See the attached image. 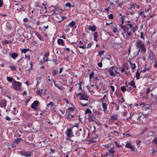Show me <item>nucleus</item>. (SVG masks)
<instances>
[{
    "label": "nucleus",
    "mask_w": 157,
    "mask_h": 157,
    "mask_svg": "<svg viewBox=\"0 0 157 157\" xmlns=\"http://www.w3.org/2000/svg\"><path fill=\"white\" fill-rule=\"evenodd\" d=\"M137 11L136 10H132L131 12L130 13V14L131 15H133L135 13V12Z\"/></svg>",
    "instance_id": "6e6d98bb"
},
{
    "label": "nucleus",
    "mask_w": 157,
    "mask_h": 157,
    "mask_svg": "<svg viewBox=\"0 0 157 157\" xmlns=\"http://www.w3.org/2000/svg\"><path fill=\"white\" fill-rule=\"evenodd\" d=\"M120 27L125 33H126L128 31V29L127 25H121Z\"/></svg>",
    "instance_id": "9d476101"
},
{
    "label": "nucleus",
    "mask_w": 157,
    "mask_h": 157,
    "mask_svg": "<svg viewBox=\"0 0 157 157\" xmlns=\"http://www.w3.org/2000/svg\"><path fill=\"white\" fill-rule=\"evenodd\" d=\"M54 86L56 87H57L59 90H62L64 89L63 87L61 86H59V85L56 83H54Z\"/></svg>",
    "instance_id": "2eb2a0df"
},
{
    "label": "nucleus",
    "mask_w": 157,
    "mask_h": 157,
    "mask_svg": "<svg viewBox=\"0 0 157 157\" xmlns=\"http://www.w3.org/2000/svg\"><path fill=\"white\" fill-rule=\"evenodd\" d=\"M140 73L138 72V71H137L136 74V79L137 80H138L140 78Z\"/></svg>",
    "instance_id": "f704fd0d"
},
{
    "label": "nucleus",
    "mask_w": 157,
    "mask_h": 157,
    "mask_svg": "<svg viewBox=\"0 0 157 157\" xmlns=\"http://www.w3.org/2000/svg\"><path fill=\"white\" fill-rule=\"evenodd\" d=\"M33 28L32 27L31 28H30V29H29V33L31 34V35H32L33 34L34 32L33 31Z\"/></svg>",
    "instance_id": "a19ab883"
},
{
    "label": "nucleus",
    "mask_w": 157,
    "mask_h": 157,
    "mask_svg": "<svg viewBox=\"0 0 157 157\" xmlns=\"http://www.w3.org/2000/svg\"><path fill=\"white\" fill-rule=\"evenodd\" d=\"M109 19H113V15L112 14H110L109 16Z\"/></svg>",
    "instance_id": "e2e57ef3"
},
{
    "label": "nucleus",
    "mask_w": 157,
    "mask_h": 157,
    "mask_svg": "<svg viewBox=\"0 0 157 157\" xmlns=\"http://www.w3.org/2000/svg\"><path fill=\"white\" fill-rule=\"evenodd\" d=\"M92 113V112L90 110V109H87L86 110V111H85V114H90Z\"/></svg>",
    "instance_id": "c85d7f7f"
},
{
    "label": "nucleus",
    "mask_w": 157,
    "mask_h": 157,
    "mask_svg": "<svg viewBox=\"0 0 157 157\" xmlns=\"http://www.w3.org/2000/svg\"><path fill=\"white\" fill-rule=\"evenodd\" d=\"M79 48H82L83 49L86 48V45L83 44L82 46H80L79 47Z\"/></svg>",
    "instance_id": "de8ad7c7"
},
{
    "label": "nucleus",
    "mask_w": 157,
    "mask_h": 157,
    "mask_svg": "<svg viewBox=\"0 0 157 157\" xmlns=\"http://www.w3.org/2000/svg\"><path fill=\"white\" fill-rule=\"evenodd\" d=\"M141 141L140 140H138L136 141V144L137 145H139V144L141 142Z\"/></svg>",
    "instance_id": "0e129e2a"
},
{
    "label": "nucleus",
    "mask_w": 157,
    "mask_h": 157,
    "mask_svg": "<svg viewBox=\"0 0 157 157\" xmlns=\"http://www.w3.org/2000/svg\"><path fill=\"white\" fill-rule=\"evenodd\" d=\"M11 41L10 40L8 41L6 40H5L3 41L2 42V44H10L11 43Z\"/></svg>",
    "instance_id": "393cba45"
},
{
    "label": "nucleus",
    "mask_w": 157,
    "mask_h": 157,
    "mask_svg": "<svg viewBox=\"0 0 157 157\" xmlns=\"http://www.w3.org/2000/svg\"><path fill=\"white\" fill-rule=\"evenodd\" d=\"M49 55V52H47L44 53V57H48Z\"/></svg>",
    "instance_id": "8fccbe9b"
},
{
    "label": "nucleus",
    "mask_w": 157,
    "mask_h": 157,
    "mask_svg": "<svg viewBox=\"0 0 157 157\" xmlns=\"http://www.w3.org/2000/svg\"><path fill=\"white\" fill-rule=\"evenodd\" d=\"M130 64L131 65V68L132 69H134V68H136V66L135 63H132L131 61H130L129 62Z\"/></svg>",
    "instance_id": "4be33fe9"
},
{
    "label": "nucleus",
    "mask_w": 157,
    "mask_h": 157,
    "mask_svg": "<svg viewBox=\"0 0 157 157\" xmlns=\"http://www.w3.org/2000/svg\"><path fill=\"white\" fill-rule=\"evenodd\" d=\"M142 42L141 40H137L135 43V46L136 47L140 49L142 51L145 52L146 51V49L144 44H142Z\"/></svg>",
    "instance_id": "f257e3e1"
},
{
    "label": "nucleus",
    "mask_w": 157,
    "mask_h": 157,
    "mask_svg": "<svg viewBox=\"0 0 157 157\" xmlns=\"http://www.w3.org/2000/svg\"><path fill=\"white\" fill-rule=\"evenodd\" d=\"M148 129L147 128H145L143 130L142 132L140 134H143Z\"/></svg>",
    "instance_id": "4d7b16f0"
},
{
    "label": "nucleus",
    "mask_w": 157,
    "mask_h": 157,
    "mask_svg": "<svg viewBox=\"0 0 157 157\" xmlns=\"http://www.w3.org/2000/svg\"><path fill=\"white\" fill-rule=\"evenodd\" d=\"M151 91V90L150 88H147L146 91V94H148Z\"/></svg>",
    "instance_id": "338daca9"
},
{
    "label": "nucleus",
    "mask_w": 157,
    "mask_h": 157,
    "mask_svg": "<svg viewBox=\"0 0 157 157\" xmlns=\"http://www.w3.org/2000/svg\"><path fill=\"white\" fill-rule=\"evenodd\" d=\"M103 108L105 110H106L107 108V105L105 103H103L102 104Z\"/></svg>",
    "instance_id": "2f4dec72"
},
{
    "label": "nucleus",
    "mask_w": 157,
    "mask_h": 157,
    "mask_svg": "<svg viewBox=\"0 0 157 157\" xmlns=\"http://www.w3.org/2000/svg\"><path fill=\"white\" fill-rule=\"evenodd\" d=\"M9 67L13 71H14L16 69V67L14 66H10Z\"/></svg>",
    "instance_id": "4c0bfd02"
},
{
    "label": "nucleus",
    "mask_w": 157,
    "mask_h": 157,
    "mask_svg": "<svg viewBox=\"0 0 157 157\" xmlns=\"http://www.w3.org/2000/svg\"><path fill=\"white\" fill-rule=\"evenodd\" d=\"M94 40L95 41H97L98 40H97V38L98 37V33L97 32H95L94 33Z\"/></svg>",
    "instance_id": "aec40b11"
},
{
    "label": "nucleus",
    "mask_w": 157,
    "mask_h": 157,
    "mask_svg": "<svg viewBox=\"0 0 157 157\" xmlns=\"http://www.w3.org/2000/svg\"><path fill=\"white\" fill-rule=\"evenodd\" d=\"M74 116L73 115L69 114L67 116V118L69 119L73 118Z\"/></svg>",
    "instance_id": "49530a36"
},
{
    "label": "nucleus",
    "mask_w": 157,
    "mask_h": 157,
    "mask_svg": "<svg viewBox=\"0 0 157 157\" xmlns=\"http://www.w3.org/2000/svg\"><path fill=\"white\" fill-rule=\"evenodd\" d=\"M57 43L61 45L62 46H64V45L63 40L61 39H58L57 41Z\"/></svg>",
    "instance_id": "ddd939ff"
},
{
    "label": "nucleus",
    "mask_w": 157,
    "mask_h": 157,
    "mask_svg": "<svg viewBox=\"0 0 157 157\" xmlns=\"http://www.w3.org/2000/svg\"><path fill=\"white\" fill-rule=\"evenodd\" d=\"M105 51L104 50L99 51L98 52V56H101L104 54Z\"/></svg>",
    "instance_id": "473e14b6"
},
{
    "label": "nucleus",
    "mask_w": 157,
    "mask_h": 157,
    "mask_svg": "<svg viewBox=\"0 0 157 157\" xmlns=\"http://www.w3.org/2000/svg\"><path fill=\"white\" fill-rule=\"evenodd\" d=\"M94 75V72H92L90 75V79H91L92 78H93Z\"/></svg>",
    "instance_id": "a18cd8bd"
},
{
    "label": "nucleus",
    "mask_w": 157,
    "mask_h": 157,
    "mask_svg": "<svg viewBox=\"0 0 157 157\" xmlns=\"http://www.w3.org/2000/svg\"><path fill=\"white\" fill-rule=\"evenodd\" d=\"M26 29H29L30 28H32L30 25H25Z\"/></svg>",
    "instance_id": "603ef678"
},
{
    "label": "nucleus",
    "mask_w": 157,
    "mask_h": 157,
    "mask_svg": "<svg viewBox=\"0 0 157 157\" xmlns=\"http://www.w3.org/2000/svg\"><path fill=\"white\" fill-rule=\"evenodd\" d=\"M92 44V43H89L87 45V47H86V48H90Z\"/></svg>",
    "instance_id": "864d4df0"
},
{
    "label": "nucleus",
    "mask_w": 157,
    "mask_h": 157,
    "mask_svg": "<svg viewBox=\"0 0 157 157\" xmlns=\"http://www.w3.org/2000/svg\"><path fill=\"white\" fill-rule=\"evenodd\" d=\"M127 113H128V112L127 111H126L123 113V115L124 117H125L127 115Z\"/></svg>",
    "instance_id": "052dcab7"
},
{
    "label": "nucleus",
    "mask_w": 157,
    "mask_h": 157,
    "mask_svg": "<svg viewBox=\"0 0 157 157\" xmlns=\"http://www.w3.org/2000/svg\"><path fill=\"white\" fill-rule=\"evenodd\" d=\"M150 70V68H145L144 69L143 71H142L141 72H144L146 71H147Z\"/></svg>",
    "instance_id": "c03bdc74"
},
{
    "label": "nucleus",
    "mask_w": 157,
    "mask_h": 157,
    "mask_svg": "<svg viewBox=\"0 0 157 157\" xmlns=\"http://www.w3.org/2000/svg\"><path fill=\"white\" fill-rule=\"evenodd\" d=\"M117 119V116L116 115H113L109 119V121L110 122H113L116 121Z\"/></svg>",
    "instance_id": "0eeeda50"
},
{
    "label": "nucleus",
    "mask_w": 157,
    "mask_h": 157,
    "mask_svg": "<svg viewBox=\"0 0 157 157\" xmlns=\"http://www.w3.org/2000/svg\"><path fill=\"white\" fill-rule=\"evenodd\" d=\"M154 142L157 145V137L155 138L153 140Z\"/></svg>",
    "instance_id": "bf43d9fd"
},
{
    "label": "nucleus",
    "mask_w": 157,
    "mask_h": 157,
    "mask_svg": "<svg viewBox=\"0 0 157 157\" xmlns=\"http://www.w3.org/2000/svg\"><path fill=\"white\" fill-rule=\"evenodd\" d=\"M90 101H86V102H81L80 103V104L84 106H86L87 105V104L88 102H89Z\"/></svg>",
    "instance_id": "a878e982"
},
{
    "label": "nucleus",
    "mask_w": 157,
    "mask_h": 157,
    "mask_svg": "<svg viewBox=\"0 0 157 157\" xmlns=\"http://www.w3.org/2000/svg\"><path fill=\"white\" fill-rule=\"evenodd\" d=\"M136 3H134V4H131L130 5V6L131 7H132V8H133V9H134L135 8V4H136Z\"/></svg>",
    "instance_id": "69168bd1"
},
{
    "label": "nucleus",
    "mask_w": 157,
    "mask_h": 157,
    "mask_svg": "<svg viewBox=\"0 0 157 157\" xmlns=\"http://www.w3.org/2000/svg\"><path fill=\"white\" fill-rule=\"evenodd\" d=\"M124 17H125L124 16H122L121 17V22H122V24H123V23H124Z\"/></svg>",
    "instance_id": "13d9d810"
},
{
    "label": "nucleus",
    "mask_w": 157,
    "mask_h": 157,
    "mask_svg": "<svg viewBox=\"0 0 157 157\" xmlns=\"http://www.w3.org/2000/svg\"><path fill=\"white\" fill-rule=\"evenodd\" d=\"M88 119L90 121H94L95 119V118L94 116L93 113H91L90 114H88Z\"/></svg>",
    "instance_id": "1a4fd4ad"
},
{
    "label": "nucleus",
    "mask_w": 157,
    "mask_h": 157,
    "mask_svg": "<svg viewBox=\"0 0 157 157\" xmlns=\"http://www.w3.org/2000/svg\"><path fill=\"white\" fill-rule=\"evenodd\" d=\"M121 89L123 92H125L126 90V89L124 86H121Z\"/></svg>",
    "instance_id": "c9c22d12"
},
{
    "label": "nucleus",
    "mask_w": 157,
    "mask_h": 157,
    "mask_svg": "<svg viewBox=\"0 0 157 157\" xmlns=\"http://www.w3.org/2000/svg\"><path fill=\"white\" fill-rule=\"evenodd\" d=\"M18 55L17 54L15 53H13L11 55V57L14 59L17 57Z\"/></svg>",
    "instance_id": "6ab92c4d"
},
{
    "label": "nucleus",
    "mask_w": 157,
    "mask_h": 157,
    "mask_svg": "<svg viewBox=\"0 0 157 157\" xmlns=\"http://www.w3.org/2000/svg\"><path fill=\"white\" fill-rule=\"evenodd\" d=\"M46 90L47 89H42L40 90H37L36 91V93L39 96H41L42 94L45 95L46 94Z\"/></svg>",
    "instance_id": "7ed1b4c3"
},
{
    "label": "nucleus",
    "mask_w": 157,
    "mask_h": 157,
    "mask_svg": "<svg viewBox=\"0 0 157 157\" xmlns=\"http://www.w3.org/2000/svg\"><path fill=\"white\" fill-rule=\"evenodd\" d=\"M22 141V139L21 138H17L15 140L14 142L15 143L18 144Z\"/></svg>",
    "instance_id": "b1692460"
},
{
    "label": "nucleus",
    "mask_w": 157,
    "mask_h": 157,
    "mask_svg": "<svg viewBox=\"0 0 157 157\" xmlns=\"http://www.w3.org/2000/svg\"><path fill=\"white\" fill-rule=\"evenodd\" d=\"M7 80L9 82H11L13 81V78L12 77H7Z\"/></svg>",
    "instance_id": "c756f323"
},
{
    "label": "nucleus",
    "mask_w": 157,
    "mask_h": 157,
    "mask_svg": "<svg viewBox=\"0 0 157 157\" xmlns=\"http://www.w3.org/2000/svg\"><path fill=\"white\" fill-rule=\"evenodd\" d=\"M57 72L55 70H53L52 71V73L53 75H56Z\"/></svg>",
    "instance_id": "e433bc0d"
},
{
    "label": "nucleus",
    "mask_w": 157,
    "mask_h": 157,
    "mask_svg": "<svg viewBox=\"0 0 157 157\" xmlns=\"http://www.w3.org/2000/svg\"><path fill=\"white\" fill-rule=\"evenodd\" d=\"M110 75L113 77H115L116 76V73H114L113 71L111 70H109L108 71Z\"/></svg>",
    "instance_id": "a211bd4d"
},
{
    "label": "nucleus",
    "mask_w": 157,
    "mask_h": 157,
    "mask_svg": "<svg viewBox=\"0 0 157 157\" xmlns=\"http://www.w3.org/2000/svg\"><path fill=\"white\" fill-rule=\"evenodd\" d=\"M144 13V11H142L141 12L139 13V15L140 16H141V17H143L144 18L146 17L145 14Z\"/></svg>",
    "instance_id": "cd10ccee"
},
{
    "label": "nucleus",
    "mask_w": 157,
    "mask_h": 157,
    "mask_svg": "<svg viewBox=\"0 0 157 157\" xmlns=\"http://www.w3.org/2000/svg\"><path fill=\"white\" fill-rule=\"evenodd\" d=\"M110 90H112V94L113 93V92H114V90H115L114 87L113 86H110ZM110 93L111 94V92Z\"/></svg>",
    "instance_id": "58836bf2"
},
{
    "label": "nucleus",
    "mask_w": 157,
    "mask_h": 157,
    "mask_svg": "<svg viewBox=\"0 0 157 157\" xmlns=\"http://www.w3.org/2000/svg\"><path fill=\"white\" fill-rule=\"evenodd\" d=\"M29 50V49H24L22 50L21 52L22 53H25L26 52Z\"/></svg>",
    "instance_id": "37998d69"
},
{
    "label": "nucleus",
    "mask_w": 157,
    "mask_h": 157,
    "mask_svg": "<svg viewBox=\"0 0 157 157\" xmlns=\"http://www.w3.org/2000/svg\"><path fill=\"white\" fill-rule=\"evenodd\" d=\"M127 35H126V37L127 38H129L130 36L132 34V33L131 31H128L126 32Z\"/></svg>",
    "instance_id": "bb28decb"
},
{
    "label": "nucleus",
    "mask_w": 157,
    "mask_h": 157,
    "mask_svg": "<svg viewBox=\"0 0 157 157\" xmlns=\"http://www.w3.org/2000/svg\"><path fill=\"white\" fill-rule=\"evenodd\" d=\"M89 30H91L92 31L94 32L96 30V27L95 26H91L90 25L89 27Z\"/></svg>",
    "instance_id": "dca6fc26"
},
{
    "label": "nucleus",
    "mask_w": 157,
    "mask_h": 157,
    "mask_svg": "<svg viewBox=\"0 0 157 157\" xmlns=\"http://www.w3.org/2000/svg\"><path fill=\"white\" fill-rule=\"evenodd\" d=\"M50 13L51 15H53L55 14H57V13H56V11H55V10H54L51 11Z\"/></svg>",
    "instance_id": "7c9ffc66"
},
{
    "label": "nucleus",
    "mask_w": 157,
    "mask_h": 157,
    "mask_svg": "<svg viewBox=\"0 0 157 157\" xmlns=\"http://www.w3.org/2000/svg\"><path fill=\"white\" fill-rule=\"evenodd\" d=\"M65 6L66 7L70 8L71 7V4L69 2H67L65 4Z\"/></svg>",
    "instance_id": "79ce46f5"
},
{
    "label": "nucleus",
    "mask_w": 157,
    "mask_h": 157,
    "mask_svg": "<svg viewBox=\"0 0 157 157\" xmlns=\"http://www.w3.org/2000/svg\"><path fill=\"white\" fill-rule=\"evenodd\" d=\"M109 153H115V151L113 149H111L110 150H109Z\"/></svg>",
    "instance_id": "3c124183"
},
{
    "label": "nucleus",
    "mask_w": 157,
    "mask_h": 157,
    "mask_svg": "<svg viewBox=\"0 0 157 157\" xmlns=\"http://www.w3.org/2000/svg\"><path fill=\"white\" fill-rule=\"evenodd\" d=\"M12 86L15 90H20L21 88V84L18 82L14 80L13 82Z\"/></svg>",
    "instance_id": "f03ea898"
},
{
    "label": "nucleus",
    "mask_w": 157,
    "mask_h": 157,
    "mask_svg": "<svg viewBox=\"0 0 157 157\" xmlns=\"http://www.w3.org/2000/svg\"><path fill=\"white\" fill-rule=\"evenodd\" d=\"M98 66L99 67H102V63H98Z\"/></svg>",
    "instance_id": "774afa93"
},
{
    "label": "nucleus",
    "mask_w": 157,
    "mask_h": 157,
    "mask_svg": "<svg viewBox=\"0 0 157 157\" xmlns=\"http://www.w3.org/2000/svg\"><path fill=\"white\" fill-rule=\"evenodd\" d=\"M88 96L87 95L85 94H83L81 96H79V99L80 100H84L88 101Z\"/></svg>",
    "instance_id": "6e6552de"
},
{
    "label": "nucleus",
    "mask_w": 157,
    "mask_h": 157,
    "mask_svg": "<svg viewBox=\"0 0 157 157\" xmlns=\"http://www.w3.org/2000/svg\"><path fill=\"white\" fill-rule=\"evenodd\" d=\"M20 154L22 155L25 156L27 157H30L31 155L30 152H26L24 151H20Z\"/></svg>",
    "instance_id": "39448f33"
},
{
    "label": "nucleus",
    "mask_w": 157,
    "mask_h": 157,
    "mask_svg": "<svg viewBox=\"0 0 157 157\" xmlns=\"http://www.w3.org/2000/svg\"><path fill=\"white\" fill-rule=\"evenodd\" d=\"M53 105V103L52 102H51L50 103L48 104L47 105V106L49 107V106H50L51 107H52Z\"/></svg>",
    "instance_id": "ea45409f"
},
{
    "label": "nucleus",
    "mask_w": 157,
    "mask_h": 157,
    "mask_svg": "<svg viewBox=\"0 0 157 157\" xmlns=\"http://www.w3.org/2000/svg\"><path fill=\"white\" fill-rule=\"evenodd\" d=\"M140 37L141 38H143L144 40V37L143 36V33L142 32H140Z\"/></svg>",
    "instance_id": "680f3d73"
},
{
    "label": "nucleus",
    "mask_w": 157,
    "mask_h": 157,
    "mask_svg": "<svg viewBox=\"0 0 157 157\" xmlns=\"http://www.w3.org/2000/svg\"><path fill=\"white\" fill-rule=\"evenodd\" d=\"M116 145V146L118 147H121V146L119 144V143L116 141L115 142Z\"/></svg>",
    "instance_id": "5fc2aeb1"
},
{
    "label": "nucleus",
    "mask_w": 157,
    "mask_h": 157,
    "mask_svg": "<svg viewBox=\"0 0 157 157\" xmlns=\"http://www.w3.org/2000/svg\"><path fill=\"white\" fill-rule=\"evenodd\" d=\"M6 101L4 100H2L0 103L1 106L4 107L6 106Z\"/></svg>",
    "instance_id": "4468645a"
},
{
    "label": "nucleus",
    "mask_w": 157,
    "mask_h": 157,
    "mask_svg": "<svg viewBox=\"0 0 157 157\" xmlns=\"http://www.w3.org/2000/svg\"><path fill=\"white\" fill-rule=\"evenodd\" d=\"M39 104V102L38 101H34L31 105V108L35 110H37V109L36 108Z\"/></svg>",
    "instance_id": "20e7f679"
},
{
    "label": "nucleus",
    "mask_w": 157,
    "mask_h": 157,
    "mask_svg": "<svg viewBox=\"0 0 157 157\" xmlns=\"http://www.w3.org/2000/svg\"><path fill=\"white\" fill-rule=\"evenodd\" d=\"M113 32L114 33H115L117 32V30L116 28L113 27Z\"/></svg>",
    "instance_id": "09e8293b"
},
{
    "label": "nucleus",
    "mask_w": 157,
    "mask_h": 157,
    "mask_svg": "<svg viewBox=\"0 0 157 157\" xmlns=\"http://www.w3.org/2000/svg\"><path fill=\"white\" fill-rule=\"evenodd\" d=\"M130 86H133L134 88H136V86L135 85V82L134 81H131L129 84Z\"/></svg>",
    "instance_id": "5701e85b"
},
{
    "label": "nucleus",
    "mask_w": 157,
    "mask_h": 157,
    "mask_svg": "<svg viewBox=\"0 0 157 157\" xmlns=\"http://www.w3.org/2000/svg\"><path fill=\"white\" fill-rule=\"evenodd\" d=\"M67 132V136L68 137H72L74 136L72 130L71 129H68Z\"/></svg>",
    "instance_id": "423d86ee"
},
{
    "label": "nucleus",
    "mask_w": 157,
    "mask_h": 157,
    "mask_svg": "<svg viewBox=\"0 0 157 157\" xmlns=\"http://www.w3.org/2000/svg\"><path fill=\"white\" fill-rule=\"evenodd\" d=\"M75 22L74 21H73L70 22L68 24V25L70 27L72 28L74 26L75 28H76V25H75Z\"/></svg>",
    "instance_id": "9b49d317"
},
{
    "label": "nucleus",
    "mask_w": 157,
    "mask_h": 157,
    "mask_svg": "<svg viewBox=\"0 0 157 157\" xmlns=\"http://www.w3.org/2000/svg\"><path fill=\"white\" fill-rule=\"evenodd\" d=\"M125 147L129 148H131L132 149H132L133 148V146L130 143H127L125 145Z\"/></svg>",
    "instance_id": "f3484780"
},
{
    "label": "nucleus",
    "mask_w": 157,
    "mask_h": 157,
    "mask_svg": "<svg viewBox=\"0 0 157 157\" xmlns=\"http://www.w3.org/2000/svg\"><path fill=\"white\" fill-rule=\"evenodd\" d=\"M137 26L136 25H133V26L131 28L130 31H132L133 33H135L137 30Z\"/></svg>",
    "instance_id": "f8f14e48"
},
{
    "label": "nucleus",
    "mask_w": 157,
    "mask_h": 157,
    "mask_svg": "<svg viewBox=\"0 0 157 157\" xmlns=\"http://www.w3.org/2000/svg\"><path fill=\"white\" fill-rule=\"evenodd\" d=\"M37 37H38V38L40 40L42 41H44V39H43V38L42 36L41 35L38 33H37L36 34Z\"/></svg>",
    "instance_id": "412c9836"
},
{
    "label": "nucleus",
    "mask_w": 157,
    "mask_h": 157,
    "mask_svg": "<svg viewBox=\"0 0 157 157\" xmlns=\"http://www.w3.org/2000/svg\"><path fill=\"white\" fill-rule=\"evenodd\" d=\"M76 130V132H75V135L77 136H78L80 135V133L79 132V131H78V128H76L75 129Z\"/></svg>",
    "instance_id": "72a5a7b5"
}]
</instances>
